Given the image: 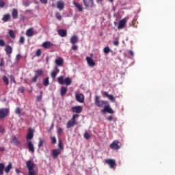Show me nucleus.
Returning a JSON list of instances; mask_svg holds the SVG:
<instances>
[{"mask_svg": "<svg viewBox=\"0 0 175 175\" xmlns=\"http://www.w3.org/2000/svg\"><path fill=\"white\" fill-rule=\"evenodd\" d=\"M26 139L27 142H28V140H32V139H33V130H32L31 129H29Z\"/></svg>", "mask_w": 175, "mask_h": 175, "instance_id": "2eb2a0df", "label": "nucleus"}, {"mask_svg": "<svg viewBox=\"0 0 175 175\" xmlns=\"http://www.w3.org/2000/svg\"><path fill=\"white\" fill-rule=\"evenodd\" d=\"M26 167L28 170V175H36V172L35 171V163L32 161L29 160L26 162Z\"/></svg>", "mask_w": 175, "mask_h": 175, "instance_id": "f257e3e1", "label": "nucleus"}, {"mask_svg": "<svg viewBox=\"0 0 175 175\" xmlns=\"http://www.w3.org/2000/svg\"><path fill=\"white\" fill-rule=\"evenodd\" d=\"M5 129H3V127L0 126V132L3 133Z\"/></svg>", "mask_w": 175, "mask_h": 175, "instance_id": "0e129e2a", "label": "nucleus"}, {"mask_svg": "<svg viewBox=\"0 0 175 175\" xmlns=\"http://www.w3.org/2000/svg\"><path fill=\"white\" fill-rule=\"evenodd\" d=\"M75 98L77 102H79V103H84V96L83 94H77Z\"/></svg>", "mask_w": 175, "mask_h": 175, "instance_id": "9d476101", "label": "nucleus"}, {"mask_svg": "<svg viewBox=\"0 0 175 175\" xmlns=\"http://www.w3.org/2000/svg\"><path fill=\"white\" fill-rule=\"evenodd\" d=\"M3 170H5V163H0V175L3 174Z\"/></svg>", "mask_w": 175, "mask_h": 175, "instance_id": "473e14b6", "label": "nucleus"}, {"mask_svg": "<svg viewBox=\"0 0 175 175\" xmlns=\"http://www.w3.org/2000/svg\"><path fill=\"white\" fill-rule=\"evenodd\" d=\"M5 51L7 55H10L12 53H13V48H12L10 45H7Z\"/></svg>", "mask_w": 175, "mask_h": 175, "instance_id": "412c9836", "label": "nucleus"}, {"mask_svg": "<svg viewBox=\"0 0 175 175\" xmlns=\"http://www.w3.org/2000/svg\"><path fill=\"white\" fill-rule=\"evenodd\" d=\"M40 95L37 96V102H42V94H43L42 92H40Z\"/></svg>", "mask_w": 175, "mask_h": 175, "instance_id": "c03bdc74", "label": "nucleus"}, {"mask_svg": "<svg viewBox=\"0 0 175 175\" xmlns=\"http://www.w3.org/2000/svg\"><path fill=\"white\" fill-rule=\"evenodd\" d=\"M8 35H10V38H12V39L16 38V34H14V31H13V30H9Z\"/></svg>", "mask_w": 175, "mask_h": 175, "instance_id": "f704fd0d", "label": "nucleus"}, {"mask_svg": "<svg viewBox=\"0 0 175 175\" xmlns=\"http://www.w3.org/2000/svg\"><path fill=\"white\" fill-rule=\"evenodd\" d=\"M41 3H43L44 5H46L47 3V0H40Z\"/></svg>", "mask_w": 175, "mask_h": 175, "instance_id": "bf43d9fd", "label": "nucleus"}, {"mask_svg": "<svg viewBox=\"0 0 175 175\" xmlns=\"http://www.w3.org/2000/svg\"><path fill=\"white\" fill-rule=\"evenodd\" d=\"M86 61L89 66H95V62L90 57H86Z\"/></svg>", "mask_w": 175, "mask_h": 175, "instance_id": "aec40b11", "label": "nucleus"}, {"mask_svg": "<svg viewBox=\"0 0 175 175\" xmlns=\"http://www.w3.org/2000/svg\"><path fill=\"white\" fill-rule=\"evenodd\" d=\"M0 151H1V152L5 151V148H3V147H0Z\"/></svg>", "mask_w": 175, "mask_h": 175, "instance_id": "338daca9", "label": "nucleus"}, {"mask_svg": "<svg viewBox=\"0 0 175 175\" xmlns=\"http://www.w3.org/2000/svg\"><path fill=\"white\" fill-rule=\"evenodd\" d=\"M12 16L14 20H17L18 17V11L17 9L14 8L12 12Z\"/></svg>", "mask_w": 175, "mask_h": 175, "instance_id": "6ab92c4d", "label": "nucleus"}, {"mask_svg": "<svg viewBox=\"0 0 175 175\" xmlns=\"http://www.w3.org/2000/svg\"><path fill=\"white\" fill-rule=\"evenodd\" d=\"M105 163H107V165H109L111 169H113L116 165V160L113 159H107L105 160Z\"/></svg>", "mask_w": 175, "mask_h": 175, "instance_id": "6e6552de", "label": "nucleus"}, {"mask_svg": "<svg viewBox=\"0 0 175 175\" xmlns=\"http://www.w3.org/2000/svg\"><path fill=\"white\" fill-rule=\"evenodd\" d=\"M53 46H54V44L49 41H46L42 43V47H44V49H51Z\"/></svg>", "mask_w": 175, "mask_h": 175, "instance_id": "f3484780", "label": "nucleus"}, {"mask_svg": "<svg viewBox=\"0 0 175 175\" xmlns=\"http://www.w3.org/2000/svg\"><path fill=\"white\" fill-rule=\"evenodd\" d=\"M53 128H54V124H51V129H53Z\"/></svg>", "mask_w": 175, "mask_h": 175, "instance_id": "774afa93", "label": "nucleus"}, {"mask_svg": "<svg viewBox=\"0 0 175 175\" xmlns=\"http://www.w3.org/2000/svg\"><path fill=\"white\" fill-rule=\"evenodd\" d=\"M11 143H13L14 146H18L20 145V141L17 139L15 135L12 136Z\"/></svg>", "mask_w": 175, "mask_h": 175, "instance_id": "a878e982", "label": "nucleus"}, {"mask_svg": "<svg viewBox=\"0 0 175 175\" xmlns=\"http://www.w3.org/2000/svg\"><path fill=\"white\" fill-rule=\"evenodd\" d=\"M0 46L1 47H3V46H5V40H3L2 39L0 40Z\"/></svg>", "mask_w": 175, "mask_h": 175, "instance_id": "603ef678", "label": "nucleus"}, {"mask_svg": "<svg viewBox=\"0 0 175 175\" xmlns=\"http://www.w3.org/2000/svg\"><path fill=\"white\" fill-rule=\"evenodd\" d=\"M109 148H111V150H120V148H121V142L118 140H114L109 145Z\"/></svg>", "mask_w": 175, "mask_h": 175, "instance_id": "423d86ee", "label": "nucleus"}, {"mask_svg": "<svg viewBox=\"0 0 175 175\" xmlns=\"http://www.w3.org/2000/svg\"><path fill=\"white\" fill-rule=\"evenodd\" d=\"M57 8L59 10H62L65 8V3L62 0H59L57 2Z\"/></svg>", "mask_w": 175, "mask_h": 175, "instance_id": "a211bd4d", "label": "nucleus"}, {"mask_svg": "<svg viewBox=\"0 0 175 175\" xmlns=\"http://www.w3.org/2000/svg\"><path fill=\"white\" fill-rule=\"evenodd\" d=\"M103 96H106L111 102H114L116 100V98H114V96H113L112 94H109V93L107 92H104L103 93Z\"/></svg>", "mask_w": 175, "mask_h": 175, "instance_id": "4468645a", "label": "nucleus"}, {"mask_svg": "<svg viewBox=\"0 0 175 175\" xmlns=\"http://www.w3.org/2000/svg\"><path fill=\"white\" fill-rule=\"evenodd\" d=\"M83 137L85 139H86V140H89L90 137H91V135H90V133H88V132H85L83 135Z\"/></svg>", "mask_w": 175, "mask_h": 175, "instance_id": "a19ab883", "label": "nucleus"}, {"mask_svg": "<svg viewBox=\"0 0 175 175\" xmlns=\"http://www.w3.org/2000/svg\"><path fill=\"white\" fill-rule=\"evenodd\" d=\"M23 3L24 6H26V7L29 6V1H23Z\"/></svg>", "mask_w": 175, "mask_h": 175, "instance_id": "8fccbe9b", "label": "nucleus"}, {"mask_svg": "<svg viewBox=\"0 0 175 175\" xmlns=\"http://www.w3.org/2000/svg\"><path fill=\"white\" fill-rule=\"evenodd\" d=\"M72 113H77V114H80L83 111V107L77 105L72 107Z\"/></svg>", "mask_w": 175, "mask_h": 175, "instance_id": "1a4fd4ad", "label": "nucleus"}, {"mask_svg": "<svg viewBox=\"0 0 175 175\" xmlns=\"http://www.w3.org/2000/svg\"><path fill=\"white\" fill-rule=\"evenodd\" d=\"M125 24H126V19L123 18L119 22V25L118 26V29H124V27H125Z\"/></svg>", "mask_w": 175, "mask_h": 175, "instance_id": "dca6fc26", "label": "nucleus"}, {"mask_svg": "<svg viewBox=\"0 0 175 175\" xmlns=\"http://www.w3.org/2000/svg\"><path fill=\"white\" fill-rule=\"evenodd\" d=\"M10 110L8 108H0V120H5L9 116Z\"/></svg>", "mask_w": 175, "mask_h": 175, "instance_id": "7ed1b4c3", "label": "nucleus"}, {"mask_svg": "<svg viewBox=\"0 0 175 175\" xmlns=\"http://www.w3.org/2000/svg\"><path fill=\"white\" fill-rule=\"evenodd\" d=\"M5 66V62L3 61V59H1V62H0V66Z\"/></svg>", "mask_w": 175, "mask_h": 175, "instance_id": "6e6d98bb", "label": "nucleus"}, {"mask_svg": "<svg viewBox=\"0 0 175 175\" xmlns=\"http://www.w3.org/2000/svg\"><path fill=\"white\" fill-rule=\"evenodd\" d=\"M15 113L18 114V116H19V117H21V109L20 107H16V109L15 110Z\"/></svg>", "mask_w": 175, "mask_h": 175, "instance_id": "ea45409f", "label": "nucleus"}, {"mask_svg": "<svg viewBox=\"0 0 175 175\" xmlns=\"http://www.w3.org/2000/svg\"><path fill=\"white\" fill-rule=\"evenodd\" d=\"M103 112L109 113V114H114V111L110 107V105L105 106Z\"/></svg>", "mask_w": 175, "mask_h": 175, "instance_id": "f8f14e48", "label": "nucleus"}, {"mask_svg": "<svg viewBox=\"0 0 175 175\" xmlns=\"http://www.w3.org/2000/svg\"><path fill=\"white\" fill-rule=\"evenodd\" d=\"M57 33H58V35H59V36H61L62 38H65V36L68 35V33L65 29H59L57 31Z\"/></svg>", "mask_w": 175, "mask_h": 175, "instance_id": "5701e85b", "label": "nucleus"}, {"mask_svg": "<svg viewBox=\"0 0 175 175\" xmlns=\"http://www.w3.org/2000/svg\"><path fill=\"white\" fill-rule=\"evenodd\" d=\"M36 76H37V77H42L43 76L44 73H43V70L42 69H38L36 72Z\"/></svg>", "mask_w": 175, "mask_h": 175, "instance_id": "2f4dec72", "label": "nucleus"}, {"mask_svg": "<svg viewBox=\"0 0 175 175\" xmlns=\"http://www.w3.org/2000/svg\"><path fill=\"white\" fill-rule=\"evenodd\" d=\"M113 46H118V44H120V42H118V40L113 41Z\"/></svg>", "mask_w": 175, "mask_h": 175, "instance_id": "4d7b16f0", "label": "nucleus"}, {"mask_svg": "<svg viewBox=\"0 0 175 175\" xmlns=\"http://www.w3.org/2000/svg\"><path fill=\"white\" fill-rule=\"evenodd\" d=\"M26 35L29 38H31V36H33V30L32 29V28H30L26 31Z\"/></svg>", "mask_w": 175, "mask_h": 175, "instance_id": "7c9ffc66", "label": "nucleus"}, {"mask_svg": "<svg viewBox=\"0 0 175 175\" xmlns=\"http://www.w3.org/2000/svg\"><path fill=\"white\" fill-rule=\"evenodd\" d=\"M55 17L59 21H61L62 20V16H61V14L59 12H56Z\"/></svg>", "mask_w": 175, "mask_h": 175, "instance_id": "58836bf2", "label": "nucleus"}, {"mask_svg": "<svg viewBox=\"0 0 175 175\" xmlns=\"http://www.w3.org/2000/svg\"><path fill=\"white\" fill-rule=\"evenodd\" d=\"M25 42V38H24V36H21L19 39L20 44H24Z\"/></svg>", "mask_w": 175, "mask_h": 175, "instance_id": "79ce46f5", "label": "nucleus"}, {"mask_svg": "<svg viewBox=\"0 0 175 175\" xmlns=\"http://www.w3.org/2000/svg\"><path fill=\"white\" fill-rule=\"evenodd\" d=\"M21 58V55L20 54H18L16 57V61H20Z\"/></svg>", "mask_w": 175, "mask_h": 175, "instance_id": "13d9d810", "label": "nucleus"}, {"mask_svg": "<svg viewBox=\"0 0 175 175\" xmlns=\"http://www.w3.org/2000/svg\"><path fill=\"white\" fill-rule=\"evenodd\" d=\"M111 51V50L110 49V48L109 46H105L104 49H103V53L105 54H109V53Z\"/></svg>", "mask_w": 175, "mask_h": 175, "instance_id": "4c0bfd02", "label": "nucleus"}, {"mask_svg": "<svg viewBox=\"0 0 175 175\" xmlns=\"http://www.w3.org/2000/svg\"><path fill=\"white\" fill-rule=\"evenodd\" d=\"M10 19V14H5L2 18V21H3L4 23H8V21H9Z\"/></svg>", "mask_w": 175, "mask_h": 175, "instance_id": "c756f323", "label": "nucleus"}, {"mask_svg": "<svg viewBox=\"0 0 175 175\" xmlns=\"http://www.w3.org/2000/svg\"><path fill=\"white\" fill-rule=\"evenodd\" d=\"M24 90H25L24 87H21L18 88V91H19V92H21V94L24 93Z\"/></svg>", "mask_w": 175, "mask_h": 175, "instance_id": "5fc2aeb1", "label": "nucleus"}, {"mask_svg": "<svg viewBox=\"0 0 175 175\" xmlns=\"http://www.w3.org/2000/svg\"><path fill=\"white\" fill-rule=\"evenodd\" d=\"M58 148L57 150H60L62 151V150H64V146H62V140L59 139V142H58Z\"/></svg>", "mask_w": 175, "mask_h": 175, "instance_id": "c9c22d12", "label": "nucleus"}, {"mask_svg": "<svg viewBox=\"0 0 175 175\" xmlns=\"http://www.w3.org/2000/svg\"><path fill=\"white\" fill-rule=\"evenodd\" d=\"M0 8H5V1L0 0Z\"/></svg>", "mask_w": 175, "mask_h": 175, "instance_id": "3c124183", "label": "nucleus"}, {"mask_svg": "<svg viewBox=\"0 0 175 175\" xmlns=\"http://www.w3.org/2000/svg\"><path fill=\"white\" fill-rule=\"evenodd\" d=\"M38 77H38V75H35V76L32 78L31 81H32L33 83H36V81H37V80H38Z\"/></svg>", "mask_w": 175, "mask_h": 175, "instance_id": "de8ad7c7", "label": "nucleus"}, {"mask_svg": "<svg viewBox=\"0 0 175 175\" xmlns=\"http://www.w3.org/2000/svg\"><path fill=\"white\" fill-rule=\"evenodd\" d=\"M49 78L47 77V78H45L43 81V85L44 87H47L49 86V85L50 84V81H49Z\"/></svg>", "mask_w": 175, "mask_h": 175, "instance_id": "72a5a7b5", "label": "nucleus"}, {"mask_svg": "<svg viewBox=\"0 0 175 175\" xmlns=\"http://www.w3.org/2000/svg\"><path fill=\"white\" fill-rule=\"evenodd\" d=\"M62 152V150H61V149H53L52 150V157L53 159H56V158H58V155H61Z\"/></svg>", "mask_w": 175, "mask_h": 175, "instance_id": "0eeeda50", "label": "nucleus"}, {"mask_svg": "<svg viewBox=\"0 0 175 175\" xmlns=\"http://www.w3.org/2000/svg\"><path fill=\"white\" fill-rule=\"evenodd\" d=\"M83 5L86 8H92L94 6V0H83Z\"/></svg>", "mask_w": 175, "mask_h": 175, "instance_id": "9b49d317", "label": "nucleus"}, {"mask_svg": "<svg viewBox=\"0 0 175 175\" xmlns=\"http://www.w3.org/2000/svg\"><path fill=\"white\" fill-rule=\"evenodd\" d=\"M15 171H16V173H17V174L21 173V171H20V170H18V169H16Z\"/></svg>", "mask_w": 175, "mask_h": 175, "instance_id": "e2e57ef3", "label": "nucleus"}, {"mask_svg": "<svg viewBox=\"0 0 175 175\" xmlns=\"http://www.w3.org/2000/svg\"><path fill=\"white\" fill-rule=\"evenodd\" d=\"M55 63L57 66H62V65H64V59H62V57H59L55 59Z\"/></svg>", "mask_w": 175, "mask_h": 175, "instance_id": "393cba45", "label": "nucleus"}, {"mask_svg": "<svg viewBox=\"0 0 175 175\" xmlns=\"http://www.w3.org/2000/svg\"><path fill=\"white\" fill-rule=\"evenodd\" d=\"M12 167H13V165H12V163L10 162V163H8V165H7L6 168L4 167L5 172L7 174H9L10 172V170H12Z\"/></svg>", "mask_w": 175, "mask_h": 175, "instance_id": "bb28decb", "label": "nucleus"}, {"mask_svg": "<svg viewBox=\"0 0 175 175\" xmlns=\"http://www.w3.org/2000/svg\"><path fill=\"white\" fill-rule=\"evenodd\" d=\"M66 92H68V88L62 86L60 89L61 96H65V95H66Z\"/></svg>", "mask_w": 175, "mask_h": 175, "instance_id": "b1692460", "label": "nucleus"}, {"mask_svg": "<svg viewBox=\"0 0 175 175\" xmlns=\"http://www.w3.org/2000/svg\"><path fill=\"white\" fill-rule=\"evenodd\" d=\"M2 79H3V81L5 82L6 85H9V79L8 78V77L4 75L3 76Z\"/></svg>", "mask_w": 175, "mask_h": 175, "instance_id": "e433bc0d", "label": "nucleus"}, {"mask_svg": "<svg viewBox=\"0 0 175 175\" xmlns=\"http://www.w3.org/2000/svg\"><path fill=\"white\" fill-rule=\"evenodd\" d=\"M42 55V50L38 49L36 53V57H40Z\"/></svg>", "mask_w": 175, "mask_h": 175, "instance_id": "37998d69", "label": "nucleus"}, {"mask_svg": "<svg viewBox=\"0 0 175 175\" xmlns=\"http://www.w3.org/2000/svg\"><path fill=\"white\" fill-rule=\"evenodd\" d=\"M62 131H63L62 128H58L57 129V133H58V135H62Z\"/></svg>", "mask_w": 175, "mask_h": 175, "instance_id": "864d4df0", "label": "nucleus"}, {"mask_svg": "<svg viewBox=\"0 0 175 175\" xmlns=\"http://www.w3.org/2000/svg\"><path fill=\"white\" fill-rule=\"evenodd\" d=\"M72 50H74V51H76L77 50H79V46L73 44L71 46Z\"/></svg>", "mask_w": 175, "mask_h": 175, "instance_id": "49530a36", "label": "nucleus"}, {"mask_svg": "<svg viewBox=\"0 0 175 175\" xmlns=\"http://www.w3.org/2000/svg\"><path fill=\"white\" fill-rule=\"evenodd\" d=\"M107 103V101L101 100L100 97L99 96L96 95L94 97V105L97 106V107H103V105Z\"/></svg>", "mask_w": 175, "mask_h": 175, "instance_id": "20e7f679", "label": "nucleus"}, {"mask_svg": "<svg viewBox=\"0 0 175 175\" xmlns=\"http://www.w3.org/2000/svg\"><path fill=\"white\" fill-rule=\"evenodd\" d=\"M79 42V38L76 36H73L70 38V44H75V43H77Z\"/></svg>", "mask_w": 175, "mask_h": 175, "instance_id": "cd10ccee", "label": "nucleus"}, {"mask_svg": "<svg viewBox=\"0 0 175 175\" xmlns=\"http://www.w3.org/2000/svg\"><path fill=\"white\" fill-rule=\"evenodd\" d=\"M51 142H52L53 144H55V143H57V138H55V137H52Z\"/></svg>", "mask_w": 175, "mask_h": 175, "instance_id": "09e8293b", "label": "nucleus"}, {"mask_svg": "<svg viewBox=\"0 0 175 175\" xmlns=\"http://www.w3.org/2000/svg\"><path fill=\"white\" fill-rule=\"evenodd\" d=\"M57 81L59 84L62 85L66 84V85H70L72 84V79L69 77H66L64 79V76H60L57 78Z\"/></svg>", "mask_w": 175, "mask_h": 175, "instance_id": "f03ea898", "label": "nucleus"}, {"mask_svg": "<svg viewBox=\"0 0 175 175\" xmlns=\"http://www.w3.org/2000/svg\"><path fill=\"white\" fill-rule=\"evenodd\" d=\"M55 69L56 71H52L51 72V77H52V79H55L57 77V75L59 73V70L58 69V67L55 66Z\"/></svg>", "mask_w": 175, "mask_h": 175, "instance_id": "4be33fe9", "label": "nucleus"}, {"mask_svg": "<svg viewBox=\"0 0 175 175\" xmlns=\"http://www.w3.org/2000/svg\"><path fill=\"white\" fill-rule=\"evenodd\" d=\"M79 117V114H74L68 122H67V128H72V126H75V125H77L76 119Z\"/></svg>", "mask_w": 175, "mask_h": 175, "instance_id": "39448f33", "label": "nucleus"}, {"mask_svg": "<svg viewBox=\"0 0 175 175\" xmlns=\"http://www.w3.org/2000/svg\"><path fill=\"white\" fill-rule=\"evenodd\" d=\"M73 5L78 9V10H79V12H83V5L76 1L73 2Z\"/></svg>", "mask_w": 175, "mask_h": 175, "instance_id": "c85d7f7f", "label": "nucleus"}, {"mask_svg": "<svg viewBox=\"0 0 175 175\" xmlns=\"http://www.w3.org/2000/svg\"><path fill=\"white\" fill-rule=\"evenodd\" d=\"M27 148H29V151L30 152H35V147H33V144L31 142V140H27Z\"/></svg>", "mask_w": 175, "mask_h": 175, "instance_id": "ddd939ff", "label": "nucleus"}, {"mask_svg": "<svg viewBox=\"0 0 175 175\" xmlns=\"http://www.w3.org/2000/svg\"><path fill=\"white\" fill-rule=\"evenodd\" d=\"M43 143H44V142H43V140L40 139L38 143V148H41L42 147H43Z\"/></svg>", "mask_w": 175, "mask_h": 175, "instance_id": "a18cd8bd", "label": "nucleus"}, {"mask_svg": "<svg viewBox=\"0 0 175 175\" xmlns=\"http://www.w3.org/2000/svg\"><path fill=\"white\" fill-rule=\"evenodd\" d=\"M49 59H50V57H49V56H47L46 57V64H49Z\"/></svg>", "mask_w": 175, "mask_h": 175, "instance_id": "69168bd1", "label": "nucleus"}, {"mask_svg": "<svg viewBox=\"0 0 175 175\" xmlns=\"http://www.w3.org/2000/svg\"><path fill=\"white\" fill-rule=\"evenodd\" d=\"M108 121H113V116H110L107 118Z\"/></svg>", "mask_w": 175, "mask_h": 175, "instance_id": "680f3d73", "label": "nucleus"}, {"mask_svg": "<svg viewBox=\"0 0 175 175\" xmlns=\"http://www.w3.org/2000/svg\"><path fill=\"white\" fill-rule=\"evenodd\" d=\"M128 53H129V54H131L132 57H133V55H135V54L133 53V51H131V50H129V51H128Z\"/></svg>", "mask_w": 175, "mask_h": 175, "instance_id": "052dcab7", "label": "nucleus"}]
</instances>
